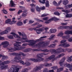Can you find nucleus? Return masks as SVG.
I'll return each instance as SVG.
<instances>
[{
	"instance_id": "4468645a",
	"label": "nucleus",
	"mask_w": 72,
	"mask_h": 72,
	"mask_svg": "<svg viewBox=\"0 0 72 72\" xmlns=\"http://www.w3.org/2000/svg\"><path fill=\"white\" fill-rule=\"evenodd\" d=\"M60 46H63L65 48H67L68 46H69L70 45L69 44H67L66 43H64L63 44H60L59 45Z\"/></svg>"
},
{
	"instance_id": "603ef678",
	"label": "nucleus",
	"mask_w": 72,
	"mask_h": 72,
	"mask_svg": "<svg viewBox=\"0 0 72 72\" xmlns=\"http://www.w3.org/2000/svg\"><path fill=\"white\" fill-rule=\"evenodd\" d=\"M67 61L68 62H72V60L71 58H69L67 60Z\"/></svg>"
},
{
	"instance_id": "de8ad7c7",
	"label": "nucleus",
	"mask_w": 72,
	"mask_h": 72,
	"mask_svg": "<svg viewBox=\"0 0 72 72\" xmlns=\"http://www.w3.org/2000/svg\"><path fill=\"white\" fill-rule=\"evenodd\" d=\"M63 26H60L58 27V29H59V30L63 29Z\"/></svg>"
},
{
	"instance_id": "7ed1b4c3",
	"label": "nucleus",
	"mask_w": 72,
	"mask_h": 72,
	"mask_svg": "<svg viewBox=\"0 0 72 72\" xmlns=\"http://www.w3.org/2000/svg\"><path fill=\"white\" fill-rule=\"evenodd\" d=\"M30 42H32L30 44V45H31V46H35V45H36L37 46H39V45H41V44H42L43 45V46H45L46 45H48L49 44V42H43L41 43H40L38 45L36 44L35 43H33V42H34V41L32 40H30Z\"/></svg>"
},
{
	"instance_id": "4be33fe9",
	"label": "nucleus",
	"mask_w": 72,
	"mask_h": 72,
	"mask_svg": "<svg viewBox=\"0 0 72 72\" xmlns=\"http://www.w3.org/2000/svg\"><path fill=\"white\" fill-rule=\"evenodd\" d=\"M62 27H63V29H64V28L65 29H67L68 28H70V29H72V26H71L70 27H69L68 26H63Z\"/></svg>"
},
{
	"instance_id": "09e8293b",
	"label": "nucleus",
	"mask_w": 72,
	"mask_h": 72,
	"mask_svg": "<svg viewBox=\"0 0 72 72\" xmlns=\"http://www.w3.org/2000/svg\"><path fill=\"white\" fill-rule=\"evenodd\" d=\"M48 17H44L43 18V20H44V21H46V20H48Z\"/></svg>"
},
{
	"instance_id": "f257e3e1",
	"label": "nucleus",
	"mask_w": 72,
	"mask_h": 72,
	"mask_svg": "<svg viewBox=\"0 0 72 72\" xmlns=\"http://www.w3.org/2000/svg\"><path fill=\"white\" fill-rule=\"evenodd\" d=\"M21 55H24V54L22 53L21 52L20 53V55H19L18 57H16L15 58V60H12L11 61V63L13 64L15 62H17L19 63H21L23 65H26V66H30L31 64L28 62H26V63H24V62L21 60V58L20 57H21Z\"/></svg>"
},
{
	"instance_id": "412c9836",
	"label": "nucleus",
	"mask_w": 72,
	"mask_h": 72,
	"mask_svg": "<svg viewBox=\"0 0 72 72\" xmlns=\"http://www.w3.org/2000/svg\"><path fill=\"white\" fill-rule=\"evenodd\" d=\"M69 37H70V35H69L62 37V38H63V39H69Z\"/></svg>"
},
{
	"instance_id": "4c0bfd02",
	"label": "nucleus",
	"mask_w": 72,
	"mask_h": 72,
	"mask_svg": "<svg viewBox=\"0 0 72 72\" xmlns=\"http://www.w3.org/2000/svg\"><path fill=\"white\" fill-rule=\"evenodd\" d=\"M22 10H19L17 12V14H19V15L22 12Z\"/></svg>"
},
{
	"instance_id": "338daca9",
	"label": "nucleus",
	"mask_w": 72,
	"mask_h": 72,
	"mask_svg": "<svg viewBox=\"0 0 72 72\" xmlns=\"http://www.w3.org/2000/svg\"><path fill=\"white\" fill-rule=\"evenodd\" d=\"M57 66H54V67H53L52 68L54 69H57Z\"/></svg>"
},
{
	"instance_id": "f8f14e48",
	"label": "nucleus",
	"mask_w": 72,
	"mask_h": 72,
	"mask_svg": "<svg viewBox=\"0 0 72 72\" xmlns=\"http://www.w3.org/2000/svg\"><path fill=\"white\" fill-rule=\"evenodd\" d=\"M44 27H43L42 28L37 29L36 30H35V31H36V32L37 34H40L41 32H43V31H44Z\"/></svg>"
},
{
	"instance_id": "1a4fd4ad",
	"label": "nucleus",
	"mask_w": 72,
	"mask_h": 72,
	"mask_svg": "<svg viewBox=\"0 0 72 72\" xmlns=\"http://www.w3.org/2000/svg\"><path fill=\"white\" fill-rule=\"evenodd\" d=\"M70 49H68V48H67L65 50H63V49H62V48H58L57 49V50L58 51H59V52H57V53H61V52H65L66 51H69V50Z\"/></svg>"
},
{
	"instance_id": "864d4df0",
	"label": "nucleus",
	"mask_w": 72,
	"mask_h": 72,
	"mask_svg": "<svg viewBox=\"0 0 72 72\" xmlns=\"http://www.w3.org/2000/svg\"><path fill=\"white\" fill-rule=\"evenodd\" d=\"M40 8L41 10H45V7L44 6L42 7H40Z\"/></svg>"
},
{
	"instance_id": "ddd939ff",
	"label": "nucleus",
	"mask_w": 72,
	"mask_h": 72,
	"mask_svg": "<svg viewBox=\"0 0 72 72\" xmlns=\"http://www.w3.org/2000/svg\"><path fill=\"white\" fill-rule=\"evenodd\" d=\"M27 11V10H25L23 11V13L21 15L22 17H26L27 16V14L28 13Z\"/></svg>"
},
{
	"instance_id": "13d9d810",
	"label": "nucleus",
	"mask_w": 72,
	"mask_h": 72,
	"mask_svg": "<svg viewBox=\"0 0 72 72\" xmlns=\"http://www.w3.org/2000/svg\"><path fill=\"white\" fill-rule=\"evenodd\" d=\"M57 32V29H53V33H55Z\"/></svg>"
},
{
	"instance_id": "423d86ee",
	"label": "nucleus",
	"mask_w": 72,
	"mask_h": 72,
	"mask_svg": "<svg viewBox=\"0 0 72 72\" xmlns=\"http://www.w3.org/2000/svg\"><path fill=\"white\" fill-rule=\"evenodd\" d=\"M10 34L12 35H7V37L10 39H14V37L15 38H17V39L21 38V37L19 36L18 35L14 32H11L10 33Z\"/></svg>"
},
{
	"instance_id": "c756f323",
	"label": "nucleus",
	"mask_w": 72,
	"mask_h": 72,
	"mask_svg": "<svg viewBox=\"0 0 72 72\" xmlns=\"http://www.w3.org/2000/svg\"><path fill=\"white\" fill-rule=\"evenodd\" d=\"M46 7H49V1H47L46 3Z\"/></svg>"
},
{
	"instance_id": "a211bd4d",
	"label": "nucleus",
	"mask_w": 72,
	"mask_h": 72,
	"mask_svg": "<svg viewBox=\"0 0 72 72\" xmlns=\"http://www.w3.org/2000/svg\"><path fill=\"white\" fill-rule=\"evenodd\" d=\"M65 35L72 34V31L66 30L65 32Z\"/></svg>"
},
{
	"instance_id": "f03ea898",
	"label": "nucleus",
	"mask_w": 72,
	"mask_h": 72,
	"mask_svg": "<svg viewBox=\"0 0 72 72\" xmlns=\"http://www.w3.org/2000/svg\"><path fill=\"white\" fill-rule=\"evenodd\" d=\"M47 55V54L45 53H40L38 54L37 56V59L32 58L31 59V60L33 62H38V61H40V60H43V58H41V57H42L44 55Z\"/></svg>"
},
{
	"instance_id": "473e14b6",
	"label": "nucleus",
	"mask_w": 72,
	"mask_h": 72,
	"mask_svg": "<svg viewBox=\"0 0 72 72\" xmlns=\"http://www.w3.org/2000/svg\"><path fill=\"white\" fill-rule=\"evenodd\" d=\"M63 68H60V69H57V72H60L61 71H63Z\"/></svg>"
},
{
	"instance_id": "6ab92c4d",
	"label": "nucleus",
	"mask_w": 72,
	"mask_h": 72,
	"mask_svg": "<svg viewBox=\"0 0 72 72\" xmlns=\"http://www.w3.org/2000/svg\"><path fill=\"white\" fill-rule=\"evenodd\" d=\"M42 26V24H39L38 25L36 28H33V30L35 31V30H37L36 29L37 28H40V27H41Z\"/></svg>"
},
{
	"instance_id": "37998d69",
	"label": "nucleus",
	"mask_w": 72,
	"mask_h": 72,
	"mask_svg": "<svg viewBox=\"0 0 72 72\" xmlns=\"http://www.w3.org/2000/svg\"><path fill=\"white\" fill-rule=\"evenodd\" d=\"M6 30L8 31V32H9L11 31V28L10 27H8L7 28Z\"/></svg>"
},
{
	"instance_id": "0e129e2a",
	"label": "nucleus",
	"mask_w": 72,
	"mask_h": 72,
	"mask_svg": "<svg viewBox=\"0 0 72 72\" xmlns=\"http://www.w3.org/2000/svg\"><path fill=\"white\" fill-rule=\"evenodd\" d=\"M22 72H28V70L27 69H25Z\"/></svg>"
},
{
	"instance_id": "58836bf2",
	"label": "nucleus",
	"mask_w": 72,
	"mask_h": 72,
	"mask_svg": "<svg viewBox=\"0 0 72 72\" xmlns=\"http://www.w3.org/2000/svg\"><path fill=\"white\" fill-rule=\"evenodd\" d=\"M39 2L41 4H45V2L44 1H42L41 0H38Z\"/></svg>"
},
{
	"instance_id": "7c9ffc66",
	"label": "nucleus",
	"mask_w": 72,
	"mask_h": 72,
	"mask_svg": "<svg viewBox=\"0 0 72 72\" xmlns=\"http://www.w3.org/2000/svg\"><path fill=\"white\" fill-rule=\"evenodd\" d=\"M63 35V33H59L58 35H57V36H58L59 37H61Z\"/></svg>"
},
{
	"instance_id": "3c124183",
	"label": "nucleus",
	"mask_w": 72,
	"mask_h": 72,
	"mask_svg": "<svg viewBox=\"0 0 72 72\" xmlns=\"http://www.w3.org/2000/svg\"><path fill=\"white\" fill-rule=\"evenodd\" d=\"M29 24H31L32 23H33L34 22V21L32 20H30V21H29Z\"/></svg>"
},
{
	"instance_id": "5701e85b",
	"label": "nucleus",
	"mask_w": 72,
	"mask_h": 72,
	"mask_svg": "<svg viewBox=\"0 0 72 72\" xmlns=\"http://www.w3.org/2000/svg\"><path fill=\"white\" fill-rule=\"evenodd\" d=\"M68 3V0H64L63 1V4L64 5H66Z\"/></svg>"
},
{
	"instance_id": "8fccbe9b",
	"label": "nucleus",
	"mask_w": 72,
	"mask_h": 72,
	"mask_svg": "<svg viewBox=\"0 0 72 72\" xmlns=\"http://www.w3.org/2000/svg\"><path fill=\"white\" fill-rule=\"evenodd\" d=\"M62 12H65V13H69V11L68 10H62Z\"/></svg>"
},
{
	"instance_id": "f3484780",
	"label": "nucleus",
	"mask_w": 72,
	"mask_h": 72,
	"mask_svg": "<svg viewBox=\"0 0 72 72\" xmlns=\"http://www.w3.org/2000/svg\"><path fill=\"white\" fill-rule=\"evenodd\" d=\"M4 64H3L2 63V62L0 60V66L1 67H0V69H4Z\"/></svg>"
},
{
	"instance_id": "c85d7f7f",
	"label": "nucleus",
	"mask_w": 72,
	"mask_h": 72,
	"mask_svg": "<svg viewBox=\"0 0 72 72\" xmlns=\"http://www.w3.org/2000/svg\"><path fill=\"white\" fill-rule=\"evenodd\" d=\"M10 5H11L12 6H14V2L13 1L11 0L10 2Z\"/></svg>"
},
{
	"instance_id": "bf43d9fd",
	"label": "nucleus",
	"mask_w": 72,
	"mask_h": 72,
	"mask_svg": "<svg viewBox=\"0 0 72 72\" xmlns=\"http://www.w3.org/2000/svg\"><path fill=\"white\" fill-rule=\"evenodd\" d=\"M50 32L51 33H53V29H51L50 30Z\"/></svg>"
},
{
	"instance_id": "0eeeda50",
	"label": "nucleus",
	"mask_w": 72,
	"mask_h": 72,
	"mask_svg": "<svg viewBox=\"0 0 72 72\" xmlns=\"http://www.w3.org/2000/svg\"><path fill=\"white\" fill-rule=\"evenodd\" d=\"M19 70V68H17L15 66L12 65L10 69L8 70V72H18Z\"/></svg>"
},
{
	"instance_id": "39448f33",
	"label": "nucleus",
	"mask_w": 72,
	"mask_h": 72,
	"mask_svg": "<svg viewBox=\"0 0 72 72\" xmlns=\"http://www.w3.org/2000/svg\"><path fill=\"white\" fill-rule=\"evenodd\" d=\"M64 55V54L62 53L57 56V58H56L55 57V56H54V55H53L50 57L48 58H47L46 59V60L47 62H48V61L50 60L51 59H53V60H55L57 59H58V58H60V57H63Z\"/></svg>"
},
{
	"instance_id": "79ce46f5",
	"label": "nucleus",
	"mask_w": 72,
	"mask_h": 72,
	"mask_svg": "<svg viewBox=\"0 0 72 72\" xmlns=\"http://www.w3.org/2000/svg\"><path fill=\"white\" fill-rule=\"evenodd\" d=\"M55 35H52L50 36V39H54V38L55 37Z\"/></svg>"
},
{
	"instance_id": "49530a36",
	"label": "nucleus",
	"mask_w": 72,
	"mask_h": 72,
	"mask_svg": "<svg viewBox=\"0 0 72 72\" xmlns=\"http://www.w3.org/2000/svg\"><path fill=\"white\" fill-rule=\"evenodd\" d=\"M54 14L55 15H60V14L58 13V12H55L54 13Z\"/></svg>"
},
{
	"instance_id": "2f4dec72",
	"label": "nucleus",
	"mask_w": 72,
	"mask_h": 72,
	"mask_svg": "<svg viewBox=\"0 0 72 72\" xmlns=\"http://www.w3.org/2000/svg\"><path fill=\"white\" fill-rule=\"evenodd\" d=\"M53 4L54 5H55V6H58V3H57L55 1H54L53 2Z\"/></svg>"
},
{
	"instance_id": "774afa93",
	"label": "nucleus",
	"mask_w": 72,
	"mask_h": 72,
	"mask_svg": "<svg viewBox=\"0 0 72 72\" xmlns=\"http://www.w3.org/2000/svg\"><path fill=\"white\" fill-rule=\"evenodd\" d=\"M68 6L69 8H71V7H72V4L68 5Z\"/></svg>"
},
{
	"instance_id": "dca6fc26",
	"label": "nucleus",
	"mask_w": 72,
	"mask_h": 72,
	"mask_svg": "<svg viewBox=\"0 0 72 72\" xmlns=\"http://www.w3.org/2000/svg\"><path fill=\"white\" fill-rule=\"evenodd\" d=\"M6 23L7 24H12V21H11V19H8L6 20L5 21Z\"/></svg>"
},
{
	"instance_id": "680f3d73",
	"label": "nucleus",
	"mask_w": 72,
	"mask_h": 72,
	"mask_svg": "<svg viewBox=\"0 0 72 72\" xmlns=\"http://www.w3.org/2000/svg\"><path fill=\"white\" fill-rule=\"evenodd\" d=\"M47 15H48V14H43L42 15L41 17H45L47 16Z\"/></svg>"
},
{
	"instance_id": "052dcab7",
	"label": "nucleus",
	"mask_w": 72,
	"mask_h": 72,
	"mask_svg": "<svg viewBox=\"0 0 72 72\" xmlns=\"http://www.w3.org/2000/svg\"><path fill=\"white\" fill-rule=\"evenodd\" d=\"M18 34H19V36H22V33L21 32H18Z\"/></svg>"
},
{
	"instance_id": "5fc2aeb1",
	"label": "nucleus",
	"mask_w": 72,
	"mask_h": 72,
	"mask_svg": "<svg viewBox=\"0 0 72 72\" xmlns=\"http://www.w3.org/2000/svg\"><path fill=\"white\" fill-rule=\"evenodd\" d=\"M4 69H8V65L4 66Z\"/></svg>"
},
{
	"instance_id": "393cba45",
	"label": "nucleus",
	"mask_w": 72,
	"mask_h": 72,
	"mask_svg": "<svg viewBox=\"0 0 72 72\" xmlns=\"http://www.w3.org/2000/svg\"><path fill=\"white\" fill-rule=\"evenodd\" d=\"M66 18H71L72 17V14H67L66 15Z\"/></svg>"
},
{
	"instance_id": "6e6552de",
	"label": "nucleus",
	"mask_w": 72,
	"mask_h": 72,
	"mask_svg": "<svg viewBox=\"0 0 72 72\" xmlns=\"http://www.w3.org/2000/svg\"><path fill=\"white\" fill-rule=\"evenodd\" d=\"M64 60H62L61 61L59 62V64H60L61 67H67V68H69V67L71 66V65L69 64H68L67 63H65L64 64Z\"/></svg>"
},
{
	"instance_id": "f704fd0d",
	"label": "nucleus",
	"mask_w": 72,
	"mask_h": 72,
	"mask_svg": "<svg viewBox=\"0 0 72 72\" xmlns=\"http://www.w3.org/2000/svg\"><path fill=\"white\" fill-rule=\"evenodd\" d=\"M44 66H51L52 65L51 64H48V63H46L44 64Z\"/></svg>"
},
{
	"instance_id": "72a5a7b5",
	"label": "nucleus",
	"mask_w": 72,
	"mask_h": 72,
	"mask_svg": "<svg viewBox=\"0 0 72 72\" xmlns=\"http://www.w3.org/2000/svg\"><path fill=\"white\" fill-rule=\"evenodd\" d=\"M2 12L3 13H4V14H7L8 13V12H7V11H6V10H5L4 9H3V10H2Z\"/></svg>"
},
{
	"instance_id": "ea45409f",
	"label": "nucleus",
	"mask_w": 72,
	"mask_h": 72,
	"mask_svg": "<svg viewBox=\"0 0 72 72\" xmlns=\"http://www.w3.org/2000/svg\"><path fill=\"white\" fill-rule=\"evenodd\" d=\"M10 63V62L8 61H4L3 62V64H8V63Z\"/></svg>"
},
{
	"instance_id": "69168bd1",
	"label": "nucleus",
	"mask_w": 72,
	"mask_h": 72,
	"mask_svg": "<svg viewBox=\"0 0 72 72\" xmlns=\"http://www.w3.org/2000/svg\"><path fill=\"white\" fill-rule=\"evenodd\" d=\"M48 71V69L46 68H45L44 69L43 72H47Z\"/></svg>"
},
{
	"instance_id": "20e7f679",
	"label": "nucleus",
	"mask_w": 72,
	"mask_h": 72,
	"mask_svg": "<svg viewBox=\"0 0 72 72\" xmlns=\"http://www.w3.org/2000/svg\"><path fill=\"white\" fill-rule=\"evenodd\" d=\"M16 43H15L14 44L15 49L16 50H21V49H24V48H25V47H19V46H21V45H19L18 44H21V42L16 41Z\"/></svg>"
},
{
	"instance_id": "a18cd8bd",
	"label": "nucleus",
	"mask_w": 72,
	"mask_h": 72,
	"mask_svg": "<svg viewBox=\"0 0 72 72\" xmlns=\"http://www.w3.org/2000/svg\"><path fill=\"white\" fill-rule=\"evenodd\" d=\"M9 10L11 11H15V8H10Z\"/></svg>"
},
{
	"instance_id": "9d476101",
	"label": "nucleus",
	"mask_w": 72,
	"mask_h": 72,
	"mask_svg": "<svg viewBox=\"0 0 72 72\" xmlns=\"http://www.w3.org/2000/svg\"><path fill=\"white\" fill-rule=\"evenodd\" d=\"M53 20H54V21H55V20H58V19H57V17H53L51 19H50L49 20L46 21L45 23L46 24H49V23L51 22V21H53Z\"/></svg>"
},
{
	"instance_id": "a19ab883",
	"label": "nucleus",
	"mask_w": 72,
	"mask_h": 72,
	"mask_svg": "<svg viewBox=\"0 0 72 72\" xmlns=\"http://www.w3.org/2000/svg\"><path fill=\"white\" fill-rule=\"evenodd\" d=\"M9 51L12 52V51H14L15 50L13 48H11L9 49Z\"/></svg>"
},
{
	"instance_id": "a878e982",
	"label": "nucleus",
	"mask_w": 72,
	"mask_h": 72,
	"mask_svg": "<svg viewBox=\"0 0 72 72\" xmlns=\"http://www.w3.org/2000/svg\"><path fill=\"white\" fill-rule=\"evenodd\" d=\"M8 57H7L5 56H2V60H4L6 59H8Z\"/></svg>"
},
{
	"instance_id": "aec40b11",
	"label": "nucleus",
	"mask_w": 72,
	"mask_h": 72,
	"mask_svg": "<svg viewBox=\"0 0 72 72\" xmlns=\"http://www.w3.org/2000/svg\"><path fill=\"white\" fill-rule=\"evenodd\" d=\"M15 17L12 18V21H11L12 24H15L16 23V22H17L16 21H15Z\"/></svg>"
},
{
	"instance_id": "2eb2a0df",
	"label": "nucleus",
	"mask_w": 72,
	"mask_h": 72,
	"mask_svg": "<svg viewBox=\"0 0 72 72\" xmlns=\"http://www.w3.org/2000/svg\"><path fill=\"white\" fill-rule=\"evenodd\" d=\"M3 45L4 46L3 47L4 48H6L8 46V45H9V43L8 41H5L2 43Z\"/></svg>"
},
{
	"instance_id": "cd10ccee",
	"label": "nucleus",
	"mask_w": 72,
	"mask_h": 72,
	"mask_svg": "<svg viewBox=\"0 0 72 72\" xmlns=\"http://www.w3.org/2000/svg\"><path fill=\"white\" fill-rule=\"evenodd\" d=\"M22 24L23 23L21 22H18L17 23V26H22Z\"/></svg>"
},
{
	"instance_id": "c9c22d12",
	"label": "nucleus",
	"mask_w": 72,
	"mask_h": 72,
	"mask_svg": "<svg viewBox=\"0 0 72 72\" xmlns=\"http://www.w3.org/2000/svg\"><path fill=\"white\" fill-rule=\"evenodd\" d=\"M55 46V44H51L49 46L50 48H54Z\"/></svg>"
},
{
	"instance_id": "9b49d317",
	"label": "nucleus",
	"mask_w": 72,
	"mask_h": 72,
	"mask_svg": "<svg viewBox=\"0 0 72 72\" xmlns=\"http://www.w3.org/2000/svg\"><path fill=\"white\" fill-rule=\"evenodd\" d=\"M25 37H23L21 39H17V41H21L22 42H28V39L27 38H25Z\"/></svg>"
},
{
	"instance_id": "6e6d98bb",
	"label": "nucleus",
	"mask_w": 72,
	"mask_h": 72,
	"mask_svg": "<svg viewBox=\"0 0 72 72\" xmlns=\"http://www.w3.org/2000/svg\"><path fill=\"white\" fill-rule=\"evenodd\" d=\"M19 8H20V9H21L22 10H24V9H25V8H24V7H22V6H20Z\"/></svg>"
},
{
	"instance_id": "b1692460",
	"label": "nucleus",
	"mask_w": 72,
	"mask_h": 72,
	"mask_svg": "<svg viewBox=\"0 0 72 72\" xmlns=\"http://www.w3.org/2000/svg\"><path fill=\"white\" fill-rule=\"evenodd\" d=\"M36 9L37 12H40L41 11V9L40 7L39 8V6H37L36 7Z\"/></svg>"
},
{
	"instance_id": "4d7b16f0",
	"label": "nucleus",
	"mask_w": 72,
	"mask_h": 72,
	"mask_svg": "<svg viewBox=\"0 0 72 72\" xmlns=\"http://www.w3.org/2000/svg\"><path fill=\"white\" fill-rule=\"evenodd\" d=\"M69 68V70H70V71H72V66H70Z\"/></svg>"
},
{
	"instance_id": "e433bc0d",
	"label": "nucleus",
	"mask_w": 72,
	"mask_h": 72,
	"mask_svg": "<svg viewBox=\"0 0 72 72\" xmlns=\"http://www.w3.org/2000/svg\"><path fill=\"white\" fill-rule=\"evenodd\" d=\"M68 24V23L67 22H65V23L62 22L61 23V25H62L63 26H66Z\"/></svg>"
},
{
	"instance_id": "bb28decb",
	"label": "nucleus",
	"mask_w": 72,
	"mask_h": 72,
	"mask_svg": "<svg viewBox=\"0 0 72 72\" xmlns=\"http://www.w3.org/2000/svg\"><path fill=\"white\" fill-rule=\"evenodd\" d=\"M9 32L8 30H7V29H6L5 31H3L2 32V33L3 34H6V33H8Z\"/></svg>"
},
{
	"instance_id": "c03bdc74",
	"label": "nucleus",
	"mask_w": 72,
	"mask_h": 72,
	"mask_svg": "<svg viewBox=\"0 0 72 72\" xmlns=\"http://www.w3.org/2000/svg\"><path fill=\"white\" fill-rule=\"evenodd\" d=\"M66 41L67 40H62L60 41V43L61 44H62V43H64V42H66Z\"/></svg>"
},
{
	"instance_id": "e2e57ef3",
	"label": "nucleus",
	"mask_w": 72,
	"mask_h": 72,
	"mask_svg": "<svg viewBox=\"0 0 72 72\" xmlns=\"http://www.w3.org/2000/svg\"><path fill=\"white\" fill-rule=\"evenodd\" d=\"M62 0H60L58 3V5L59 6V5H60V3H62Z\"/></svg>"
}]
</instances>
